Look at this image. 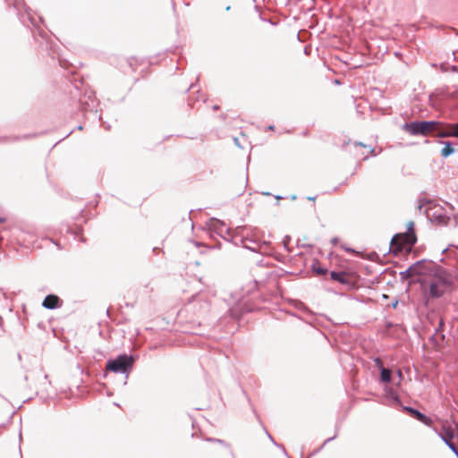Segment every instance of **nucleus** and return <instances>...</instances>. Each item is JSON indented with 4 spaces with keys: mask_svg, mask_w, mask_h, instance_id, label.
<instances>
[{
    "mask_svg": "<svg viewBox=\"0 0 458 458\" xmlns=\"http://www.w3.org/2000/svg\"><path fill=\"white\" fill-rule=\"evenodd\" d=\"M407 273L418 276L417 281L427 299L439 298L451 291L453 278L443 267L431 261H419L411 266Z\"/></svg>",
    "mask_w": 458,
    "mask_h": 458,
    "instance_id": "nucleus-1",
    "label": "nucleus"
},
{
    "mask_svg": "<svg viewBox=\"0 0 458 458\" xmlns=\"http://www.w3.org/2000/svg\"><path fill=\"white\" fill-rule=\"evenodd\" d=\"M416 241L414 224L413 222H410L406 233H398L393 237L390 250L395 255L403 251L409 252Z\"/></svg>",
    "mask_w": 458,
    "mask_h": 458,
    "instance_id": "nucleus-2",
    "label": "nucleus"
},
{
    "mask_svg": "<svg viewBox=\"0 0 458 458\" xmlns=\"http://www.w3.org/2000/svg\"><path fill=\"white\" fill-rule=\"evenodd\" d=\"M405 129L413 135H433L440 137L442 123L436 121L414 122L405 124Z\"/></svg>",
    "mask_w": 458,
    "mask_h": 458,
    "instance_id": "nucleus-3",
    "label": "nucleus"
},
{
    "mask_svg": "<svg viewBox=\"0 0 458 458\" xmlns=\"http://www.w3.org/2000/svg\"><path fill=\"white\" fill-rule=\"evenodd\" d=\"M438 435L444 440V442L456 454H458V451L454 444V440L458 438L457 425L448 420L442 421Z\"/></svg>",
    "mask_w": 458,
    "mask_h": 458,
    "instance_id": "nucleus-4",
    "label": "nucleus"
},
{
    "mask_svg": "<svg viewBox=\"0 0 458 458\" xmlns=\"http://www.w3.org/2000/svg\"><path fill=\"white\" fill-rule=\"evenodd\" d=\"M133 359L125 354L107 362L106 369L115 373H124L132 367Z\"/></svg>",
    "mask_w": 458,
    "mask_h": 458,
    "instance_id": "nucleus-5",
    "label": "nucleus"
},
{
    "mask_svg": "<svg viewBox=\"0 0 458 458\" xmlns=\"http://www.w3.org/2000/svg\"><path fill=\"white\" fill-rule=\"evenodd\" d=\"M330 277L334 281H337L340 284L347 286H351L355 282V276L352 273L347 272H331Z\"/></svg>",
    "mask_w": 458,
    "mask_h": 458,
    "instance_id": "nucleus-6",
    "label": "nucleus"
},
{
    "mask_svg": "<svg viewBox=\"0 0 458 458\" xmlns=\"http://www.w3.org/2000/svg\"><path fill=\"white\" fill-rule=\"evenodd\" d=\"M440 137H456L458 138V123H443Z\"/></svg>",
    "mask_w": 458,
    "mask_h": 458,
    "instance_id": "nucleus-7",
    "label": "nucleus"
},
{
    "mask_svg": "<svg viewBox=\"0 0 458 458\" xmlns=\"http://www.w3.org/2000/svg\"><path fill=\"white\" fill-rule=\"evenodd\" d=\"M60 303L61 301L57 295L49 294L44 299L42 305L46 309L53 310L58 308L60 306Z\"/></svg>",
    "mask_w": 458,
    "mask_h": 458,
    "instance_id": "nucleus-8",
    "label": "nucleus"
},
{
    "mask_svg": "<svg viewBox=\"0 0 458 458\" xmlns=\"http://www.w3.org/2000/svg\"><path fill=\"white\" fill-rule=\"evenodd\" d=\"M407 411L410 412L411 415H412L414 418H416L420 422H422V423H424V424H426L428 426H431L432 420L430 418L425 416L424 414H422L419 411H416V410H414L412 408H408Z\"/></svg>",
    "mask_w": 458,
    "mask_h": 458,
    "instance_id": "nucleus-9",
    "label": "nucleus"
},
{
    "mask_svg": "<svg viewBox=\"0 0 458 458\" xmlns=\"http://www.w3.org/2000/svg\"><path fill=\"white\" fill-rule=\"evenodd\" d=\"M391 380V370L388 369L382 368L381 369V381L384 383H388Z\"/></svg>",
    "mask_w": 458,
    "mask_h": 458,
    "instance_id": "nucleus-10",
    "label": "nucleus"
},
{
    "mask_svg": "<svg viewBox=\"0 0 458 458\" xmlns=\"http://www.w3.org/2000/svg\"><path fill=\"white\" fill-rule=\"evenodd\" d=\"M452 153H454V148L450 143H446L445 147L441 149V155L444 157H448Z\"/></svg>",
    "mask_w": 458,
    "mask_h": 458,
    "instance_id": "nucleus-11",
    "label": "nucleus"
},
{
    "mask_svg": "<svg viewBox=\"0 0 458 458\" xmlns=\"http://www.w3.org/2000/svg\"><path fill=\"white\" fill-rule=\"evenodd\" d=\"M313 271L315 272L316 275L318 276H322V275H326L327 270L326 268H322L317 265H313Z\"/></svg>",
    "mask_w": 458,
    "mask_h": 458,
    "instance_id": "nucleus-12",
    "label": "nucleus"
},
{
    "mask_svg": "<svg viewBox=\"0 0 458 458\" xmlns=\"http://www.w3.org/2000/svg\"><path fill=\"white\" fill-rule=\"evenodd\" d=\"M374 361H375V363H376V365H377V367H379V368H381V369L383 368V367H382V366H383L382 360H381L379 358L375 359V360H374Z\"/></svg>",
    "mask_w": 458,
    "mask_h": 458,
    "instance_id": "nucleus-13",
    "label": "nucleus"
},
{
    "mask_svg": "<svg viewBox=\"0 0 458 458\" xmlns=\"http://www.w3.org/2000/svg\"><path fill=\"white\" fill-rule=\"evenodd\" d=\"M268 130H270V131H274V130H275V126H274V125H270V126H268Z\"/></svg>",
    "mask_w": 458,
    "mask_h": 458,
    "instance_id": "nucleus-14",
    "label": "nucleus"
},
{
    "mask_svg": "<svg viewBox=\"0 0 458 458\" xmlns=\"http://www.w3.org/2000/svg\"><path fill=\"white\" fill-rule=\"evenodd\" d=\"M308 199L314 201L316 199V197H309Z\"/></svg>",
    "mask_w": 458,
    "mask_h": 458,
    "instance_id": "nucleus-15",
    "label": "nucleus"
},
{
    "mask_svg": "<svg viewBox=\"0 0 458 458\" xmlns=\"http://www.w3.org/2000/svg\"><path fill=\"white\" fill-rule=\"evenodd\" d=\"M398 376L401 377H402V372L399 370L398 371Z\"/></svg>",
    "mask_w": 458,
    "mask_h": 458,
    "instance_id": "nucleus-16",
    "label": "nucleus"
},
{
    "mask_svg": "<svg viewBox=\"0 0 458 458\" xmlns=\"http://www.w3.org/2000/svg\"><path fill=\"white\" fill-rule=\"evenodd\" d=\"M4 220L3 218H0V224L3 223Z\"/></svg>",
    "mask_w": 458,
    "mask_h": 458,
    "instance_id": "nucleus-17",
    "label": "nucleus"
}]
</instances>
